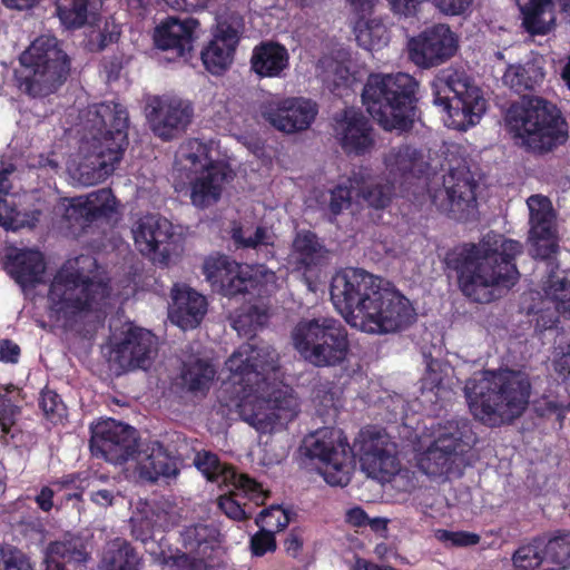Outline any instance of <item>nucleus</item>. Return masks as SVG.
Listing matches in <instances>:
<instances>
[{
	"mask_svg": "<svg viewBox=\"0 0 570 570\" xmlns=\"http://www.w3.org/2000/svg\"><path fill=\"white\" fill-rule=\"evenodd\" d=\"M142 559L124 538L109 540L102 550L99 570H140Z\"/></svg>",
	"mask_w": 570,
	"mask_h": 570,
	"instance_id": "72a5a7b5",
	"label": "nucleus"
},
{
	"mask_svg": "<svg viewBox=\"0 0 570 570\" xmlns=\"http://www.w3.org/2000/svg\"><path fill=\"white\" fill-rule=\"evenodd\" d=\"M544 539L533 538L527 543L521 544L512 554V564L514 570H542L546 568L543 561Z\"/></svg>",
	"mask_w": 570,
	"mask_h": 570,
	"instance_id": "a18cd8bd",
	"label": "nucleus"
},
{
	"mask_svg": "<svg viewBox=\"0 0 570 570\" xmlns=\"http://www.w3.org/2000/svg\"><path fill=\"white\" fill-rule=\"evenodd\" d=\"M266 311L257 306H250L246 313L238 314L233 321V327L240 335H252L257 328L267 322Z\"/></svg>",
	"mask_w": 570,
	"mask_h": 570,
	"instance_id": "3c124183",
	"label": "nucleus"
},
{
	"mask_svg": "<svg viewBox=\"0 0 570 570\" xmlns=\"http://www.w3.org/2000/svg\"><path fill=\"white\" fill-rule=\"evenodd\" d=\"M0 570H35L29 557L17 547L0 544Z\"/></svg>",
	"mask_w": 570,
	"mask_h": 570,
	"instance_id": "864d4df0",
	"label": "nucleus"
},
{
	"mask_svg": "<svg viewBox=\"0 0 570 570\" xmlns=\"http://www.w3.org/2000/svg\"><path fill=\"white\" fill-rule=\"evenodd\" d=\"M131 533L141 542L148 541L154 531V523L148 518H131Z\"/></svg>",
	"mask_w": 570,
	"mask_h": 570,
	"instance_id": "69168bd1",
	"label": "nucleus"
},
{
	"mask_svg": "<svg viewBox=\"0 0 570 570\" xmlns=\"http://www.w3.org/2000/svg\"><path fill=\"white\" fill-rule=\"evenodd\" d=\"M18 413V407L11 403L6 395L0 393V426L3 433H9L11 426L14 424V417Z\"/></svg>",
	"mask_w": 570,
	"mask_h": 570,
	"instance_id": "0e129e2a",
	"label": "nucleus"
},
{
	"mask_svg": "<svg viewBox=\"0 0 570 570\" xmlns=\"http://www.w3.org/2000/svg\"><path fill=\"white\" fill-rule=\"evenodd\" d=\"M532 384L520 370H485L469 379L464 396L472 416L490 428L512 423L527 410Z\"/></svg>",
	"mask_w": 570,
	"mask_h": 570,
	"instance_id": "20e7f679",
	"label": "nucleus"
},
{
	"mask_svg": "<svg viewBox=\"0 0 570 570\" xmlns=\"http://www.w3.org/2000/svg\"><path fill=\"white\" fill-rule=\"evenodd\" d=\"M198 24L194 18L184 20L168 18L156 28L154 42L158 49L171 51L176 58H186L193 50Z\"/></svg>",
	"mask_w": 570,
	"mask_h": 570,
	"instance_id": "cd10ccee",
	"label": "nucleus"
},
{
	"mask_svg": "<svg viewBox=\"0 0 570 570\" xmlns=\"http://www.w3.org/2000/svg\"><path fill=\"white\" fill-rule=\"evenodd\" d=\"M88 0H56V14L67 28H79L87 21Z\"/></svg>",
	"mask_w": 570,
	"mask_h": 570,
	"instance_id": "09e8293b",
	"label": "nucleus"
},
{
	"mask_svg": "<svg viewBox=\"0 0 570 570\" xmlns=\"http://www.w3.org/2000/svg\"><path fill=\"white\" fill-rule=\"evenodd\" d=\"M543 79V67L535 61L510 65L502 76L503 83L517 94L534 90L542 83Z\"/></svg>",
	"mask_w": 570,
	"mask_h": 570,
	"instance_id": "f704fd0d",
	"label": "nucleus"
},
{
	"mask_svg": "<svg viewBox=\"0 0 570 570\" xmlns=\"http://www.w3.org/2000/svg\"><path fill=\"white\" fill-rule=\"evenodd\" d=\"M137 249L155 263L168 265L177 245L173 240V224L159 215H145L132 227Z\"/></svg>",
	"mask_w": 570,
	"mask_h": 570,
	"instance_id": "aec40b11",
	"label": "nucleus"
},
{
	"mask_svg": "<svg viewBox=\"0 0 570 570\" xmlns=\"http://www.w3.org/2000/svg\"><path fill=\"white\" fill-rule=\"evenodd\" d=\"M505 121L522 145L533 151L551 150L567 139L560 117L550 104L539 97L523 98L511 105Z\"/></svg>",
	"mask_w": 570,
	"mask_h": 570,
	"instance_id": "9b49d317",
	"label": "nucleus"
},
{
	"mask_svg": "<svg viewBox=\"0 0 570 570\" xmlns=\"http://www.w3.org/2000/svg\"><path fill=\"white\" fill-rule=\"evenodd\" d=\"M92 222L111 218L117 213V200L110 188H102L83 196Z\"/></svg>",
	"mask_w": 570,
	"mask_h": 570,
	"instance_id": "de8ad7c7",
	"label": "nucleus"
},
{
	"mask_svg": "<svg viewBox=\"0 0 570 570\" xmlns=\"http://www.w3.org/2000/svg\"><path fill=\"white\" fill-rule=\"evenodd\" d=\"M385 169L393 183L420 177L429 170L424 154L410 145L393 147L384 157Z\"/></svg>",
	"mask_w": 570,
	"mask_h": 570,
	"instance_id": "c756f323",
	"label": "nucleus"
},
{
	"mask_svg": "<svg viewBox=\"0 0 570 570\" xmlns=\"http://www.w3.org/2000/svg\"><path fill=\"white\" fill-rule=\"evenodd\" d=\"M354 33L358 46L370 51L379 50L390 41V32L379 19H358L354 24Z\"/></svg>",
	"mask_w": 570,
	"mask_h": 570,
	"instance_id": "c03bdc74",
	"label": "nucleus"
},
{
	"mask_svg": "<svg viewBox=\"0 0 570 570\" xmlns=\"http://www.w3.org/2000/svg\"><path fill=\"white\" fill-rule=\"evenodd\" d=\"M340 389L332 381L318 382L313 389V400L324 409L335 407Z\"/></svg>",
	"mask_w": 570,
	"mask_h": 570,
	"instance_id": "052dcab7",
	"label": "nucleus"
},
{
	"mask_svg": "<svg viewBox=\"0 0 570 570\" xmlns=\"http://www.w3.org/2000/svg\"><path fill=\"white\" fill-rule=\"evenodd\" d=\"M229 371L226 391L243 421L261 434L286 429L299 413L293 389L284 386L263 395L271 372L278 368V354L269 345L242 344L225 363Z\"/></svg>",
	"mask_w": 570,
	"mask_h": 570,
	"instance_id": "f257e3e1",
	"label": "nucleus"
},
{
	"mask_svg": "<svg viewBox=\"0 0 570 570\" xmlns=\"http://www.w3.org/2000/svg\"><path fill=\"white\" fill-rule=\"evenodd\" d=\"M531 240L532 256L534 258L548 261V265L551 269H558V266H554V263L551 261L559 248L556 236L535 237L531 238Z\"/></svg>",
	"mask_w": 570,
	"mask_h": 570,
	"instance_id": "bf43d9fd",
	"label": "nucleus"
},
{
	"mask_svg": "<svg viewBox=\"0 0 570 570\" xmlns=\"http://www.w3.org/2000/svg\"><path fill=\"white\" fill-rule=\"evenodd\" d=\"M161 564L168 570H215L216 563L199 558L188 551L177 550L175 553L164 554Z\"/></svg>",
	"mask_w": 570,
	"mask_h": 570,
	"instance_id": "8fccbe9b",
	"label": "nucleus"
},
{
	"mask_svg": "<svg viewBox=\"0 0 570 570\" xmlns=\"http://www.w3.org/2000/svg\"><path fill=\"white\" fill-rule=\"evenodd\" d=\"M203 272L212 288L227 297L249 293L258 283L248 266H243L225 255L206 258Z\"/></svg>",
	"mask_w": 570,
	"mask_h": 570,
	"instance_id": "5701e85b",
	"label": "nucleus"
},
{
	"mask_svg": "<svg viewBox=\"0 0 570 570\" xmlns=\"http://www.w3.org/2000/svg\"><path fill=\"white\" fill-rule=\"evenodd\" d=\"M232 237L237 245L244 248H257L273 244V234L266 227H257L253 234L240 226L234 227Z\"/></svg>",
	"mask_w": 570,
	"mask_h": 570,
	"instance_id": "603ef678",
	"label": "nucleus"
},
{
	"mask_svg": "<svg viewBox=\"0 0 570 570\" xmlns=\"http://www.w3.org/2000/svg\"><path fill=\"white\" fill-rule=\"evenodd\" d=\"M232 485L234 489L230 491V494L219 497L218 507L229 519L235 521L249 519L255 508L263 505L269 495V492L265 490L261 483H258V487L264 494V499L262 502L257 503L248 495H245L243 492L242 494H238L237 492L240 491L235 484Z\"/></svg>",
	"mask_w": 570,
	"mask_h": 570,
	"instance_id": "ea45409f",
	"label": "nucleus"
},
{
	"mask_svg": "<svg viewBox=\"0 0 570 570\" xmlns=\"http://www.w3.org/2000/svg\"><path fill=\"white\" fill-rule=\"evenodd\" d=\"M432 434L433 441L415 456L417 469L440 483L461 476L464 456L478 441L471 422L464 417L448 419L433 425Z\"/></svg>",
	"mask_w": 570,
	"mask_h": 570,
	"instance_id": "6e6552de",
	"label": "nucleus"
},
{
	"mask_svg": "<svg viewBox=\"0 0 570 570\" xmlns=\"http://www.w3.org/2000/svg\"><path fill=\"white\" fill-rule=\"evenodd\" d=\"M194 464L208 481L218 485L235 484L240 494L245 493L257 503L263 501L264 494L258 482L248 474L238 473L234 468L223 464L216 454L206 451L198 452ZM237 493L239 494V492Z\"/></svg>",
	"mask_w": 570,
	"mask_h": 570,
	"instance_id": "a878e982",
	"label": "nucleus"
},
{
	"mask_svg": "<svg viewBox=\"0 0 570 570\" xmlns=\"http://www.w3.org/2000/svg\"><path fill=\"white\" fill-rule=\"evenodd\" d=\"M293 257L299 265L311 268L325 259L326 249L315 234L299 232L293 242Z\"/></svg>",
	"mask_w": 570,
	"mask_h": 570,
	"instance_id": "37998d69",
	"label": "nucleus"
},
{
	"mask_svg": "<svg viewBox=\"0 0 570 570\" xmlns=\"http://www.w3.org/2000/svg\"><path fill=\"white\" fill-rule=\"evenodd\" d=\"M317 112V105L311 99L302 97L271 99L259 106L262 118L285 134L307 130Z\"/></svg>",
	"mask_w": 570,
	"mask_h": 570,
	"instance_id": "412c9836",
	"label": "nucleus"
},
{
	"mask_svg": "<svg viewBox=\"0 0 570 570\" xmlns=\"http://www.w3.org/2000/svg\"><path fill=\"white\" fill-rule=\"evenodd\" d=\"M63 218L70 224H77L80 227H85L92 223L83 196L75 197L68 200V205L65 207Z\"/></svg>",
	"mask_w": 570,
	"mask_h": 570,
	"instance_id": "4d7b16f0",
	"label": "nucleus"
},
{
	"mask_svg": "<svg viewBox=\"0 0 570 570\" xmlns=\"http://www.w3.org/2000/svg\"><path fill=\"white\" fill-rule=\"evenodd\" d=\"M86 117L91 139L78 171L79 181L90 186L114 174L122 159L128 147V112L122 105L108 101L90 106Z\"/></svg>",
	"mask_w": 570,
	"mask_h": 570,
	"instance_id": "39448f33",
	"label": "nucleus"
},
{
	"mask_svg": "<svg viewBox=\"0 0 570 570\" xmlns=\"http://www.w3.org/2000/svg\"><path fill=\"white\" fill-rule=\"evenodd\" d=\"M305 454L320 461L318 471L326 483L345 487L351 481V449L340 430L324 428L307 435L303 443Z\"/></svg>",
	"mask_w": 570,
	"mask_h": 570,
	"instance_id": "4468645a",
	"label": "nucleus"
},
{
	"mask_svg": "<svg viewBox=\"0 0 570 570\" xmlns=\"http://www.w3.org/2000/svg\"><path fill=\"white\" fill-rule=\"evenodd\" d=\"M546 299L554 304V308L570 318V272L551 269L542 285Z\"/></svg>",
	"mask_w": 570,
	"mask_h": 570,
	"instance_id": "58836bf2",
	"label": "nucleus"
},
{
	"mask_svg": "<svg viewBox=\"0 0 570 570\" xmlns=\"http://www.w3.org/2000/svg\"><path fill=\"white\" fill-rule=\"evenodd\" d=\"M250 549L253 554L256 557H262L266 552L275 551L276 541L274 538V531L261 528V530L250 539Z\"/></svg>",
	"mask_w": 570,
	"mask_h": 570,
	"instance_id": "680f3d73",
	"label": "nucleus"
},
{
	"mask_svg": "<svg viewBox=\"0 0 570 570\" xmlns=\"http://www.w3.org/2000/svg\"><path fill=\"white\" fill-rule=\"evenodd\" d=\"M88 556L86 546L79 538L52 542L48 547L46 570H66L65 566L57 561L58 558L68 562L83 563L87 561Z\"/></svg>",
	"mask_w": 570,
	"mask_h": 570,
	"instance_id": "79ce46f5",
	"label": "nucleus"
},
{
	"mask_svg": "<svg viewBox=\"0 0 570 570\" xmlns=\"http://www.w3.org/2000/svg\"><path fill=\"white\" fill-rule=\"evenodd\" d=\"M131 461L138 476L151 483L159 479H175L179 473L177 459L158 441L138 445Z\"/></svg>",
	"mask_w": 570,
	"mask_h": 570,
	"instance_id": "bb28decb",
	"label": "nucleus"
},
{
	"mask_svg": "<svg viewBox=\"0 0 570 570\" xmlns=\"http://www.w3.org/2000/svg\"><path fill=\"white\" fill-rule=\"evenodd\" d=\"M156 355V337L151 332L127 325L110 338L109 362L118 374L136 368L147 370Z\"/></svg>",
	"mask_w": 570,
	"mask_h": 570,
	"instance_id": "f3484780",
	"label": "nucleus"
},
{
	"mask_svg": "<svg viewBox=\"0 0 570 570\" xmlns=\"http://www.w3.org/2000/svg\"><path fill=\"white\" fill-rule=\"evenodd\" d=\"M478 183L466 164L450 167L441 177H434L429 185L432 204L442 213L460 219L476 204Z\"/></svg>",
	"mask_w": 570,
	"mask_h": 570,
	"instance_id": "2eb2a0df",
	"label": "nucleus"
},
{
	"mask_svg": "<svg viewBox=\"0 0 570 570\" xmlns=\"http://www.w3.org/2000/svg\"><path fill=\"white\" fill-rule=\"evenodd\" d=\"M179 155L189 180L193 205L206 208L217 203L227 179L226 168L210 159L207 145L199 139H189L180 147Z\"/></svg>",
	"mask_w": 570,
	"mask_h": 570,
	"instance_id": "ddd939ff",
	"label": "nucleus"
},
{
	"mask_svg": "<svg viewBox=\"0 0 570 570\" xmlns=\"http://www.w3.org/2000/svg\"><path fill=\"white\" fill-rule=\"evenodd\" d=\"M259 528H266L274 532L281 531L288 525L289 518L285 510L278 505H273L261 511L255 520Z\"/></svg>",
	"mask_w": 570,
	"mask_h": 570,
	"instance_id": "6e6d98bb",
	"label": "nucleus"
},
{
	"mask_svg": "<svg viewBox=\"0 0 570 570\" xmlns=\"http://www.w3.org/2000/svg\"><path fill=\"white\" fill-rule=\"evenodd\" d=\"M530 212V238L554 236L553 213L550 202L540 195H532L527 200Z\"/></svg>",
	"mask_w": 570,
	"mask_h": 570,
	"instance_id": "a19ab883",
	"label": "nucleus"
},
{
	"mask_svg": "<svg viewBox=\"0 0 570 570\" xmlns=\"http://www.w3.org/2000/svg\"><path fill=\"white\" fill-rule=\"evenodd\" d=\"M4 268L23 289L42 281L46 263L42 254L35 249H19L7 255Z\"/></svg>",
	"mask_w": 570,
	"mask_h": 570,
	"instance_id": "7c9ffc66",
	"label": "nucleus"
},
{
	"mask_svg": "<svg viewBox=\"0 0 570 570\" xmlns=\"http://www.w3.org/2000/svg\"><path fill=\"white\" fill-rule=\"evenodd\" d=\"M137 431L114 419L91 426L90 450L94 456L121 465L131 461L138 448Z\"/></svg>",
	"mask_w": 570,
	"mask_h": 570,
	"instance_id": "a211bd4d",
	"label": "nucleus"
},
{
	"mask_svg": "<svg viewBox=\"0 0 570 570\" xmlns=\"http://www.w3.org/2000/svg\"><path fill=\"white\" fill-rule=\"evenodd\" d=\"M39 406L45 416L55 424L62 422L67 416V407L60 395L55 391L43 390L40 395Z\"/></svg>",
	"mask_w": 570,
	"mask_h": 570,
	"instance_id": "5fc2aeb1",
	"label": "nucleus"
},
{
	"mask_svg": "<svg viewBox=\"0 0 570 570\" xmlns=\"http://www.w3.org/2000/svg\"><path fill=\"white\" fill-rule=\"evenodd\" d=\"M333 130L335 138L347 155L363 156L374 147L373 129L368 119L355 108L336 112Z\"/></svg>",
	"mask_w": 570,
	"mask_h": 570,
	"instance_id": "393cba45",
	"label": "nucleus"
},
{
	"mask_svg": "<svg viewBox=\"0 0 570 570\" xmlns=\"http://www.w3.org/2000/svg\"><path fill=\"white\" fill-rule=\"evenodd\" d=\"M243 29L244 22L239 14L218 18L213 39L200 52L208 72L219 76L230 67Z\"/></svg>",
	"mask_w": 570,
	"mask_h": 570,
	"instance_id": "6ab92c4d",
	"label": "nucleus"
},
{
	"mask_svg": "<svg viewBox=\"0 0 570 570\" xmlns=\"http://www.w3.org/2000/svg\"><path fill=\"white\" fill-rule=\"evenodd\" d=\"M145 110L154 134L164 140L185 131L194 114L190 102L168 96L150 97Z\"/></svg>",
	"mask_w": 570,
	"mask_h": 570,
	"instance_id": "4be33fe9",
	"label": "nucleus"
},
{
	"mask_svg": "<svg viewBox=\"0 0 570 570\" xmlns=\"http://www.w3.org/2000/svg\"><path fill=\"white\" fill-rule=\"evenodd\" d=\"M20 347L11 340L0 341V361L4 363H17L20 356Z\"/></svg>",
	"mask_w": 570,
	"mask_h": 570,
	"instance_id": "338daca9",
	"label": "nucleus"
},
{
	"mask_svg": "<svg viewBox=\"0 0 570 570\" xmlns=\"http://www.w3.org/2000/svg\"><path fill=\"white\" fill-rule=\"evenodd\" d=\"M291 336L294 348L316 367L341 365L350 352L347 330L334 317L302 320L294 326Z\"/></svg>",
	"mask_w": 570,
	"mask_h": 570,
	"instance_id": "9d476101",
	"label": "nucleus"
},
{
	"mask_svg": "<svg viewBox=\"0 0 570 570\" xmlns=\"http://www.w3.org/2000/svg\"><path fill=\"white\" fill-rule=\"evenodd\" d=\"M219 531L210 524H193L180 531V542L186 551L214 562L212 553L218 549Z\"/></svg>",
	"mask_w": 570,
	"mask_h": 570,
	"instance_id": "473e14b6",
	"label": "nucleus"
},
{
	"mask_svg": "<svg viewBox=\"0 0 570 570\" xmlns=\"http://www.w3.org/2000/svg\"><path fill=\"white\" fill-rule=\"evenodd\" d=\"M522 253L519 240L490 232L479 243L455 246L446 254L445 264L456 273L465 297L487 304L497 298L495 291L510 289L518 283L515 259Z\"/></svg>",
	"mask_w": 570,
	"mask_h": 570,
	"instance_id": "7ed1b4c3",
	"label": "nucleus"
},
{
	"mask_svg": "<svg viewBox=\"0 0 570 570\" xmlns=\"http://www.w3.org/2000/svg\"><path fill=\"white\" fill-rule=\"evenodd\" d=\"M96 268L97 262L91 255H79L68 259L55 275L48 302L56 320L65 326H72L106 305L110 288L96 279Z\"/></svg>",
	"mask_w": 570,
	"mask_h": 570,
	"instance_id": "423d86ee",
	"label": "nucleus"
},
{
	"mask_svg": "<svg viewBox=\"0 0 570 570\" xmlns=\"http://www.w3.org/2000/svg\"><path fill=\"white\" fill-rule=\"evenodd\" d=\"M250 66L259 77H281L289 67V55L284 46L263 41L253 49Z\"/></svg>",
	"mask_w": 570,
	"mask_h": 570,
	"instance_id": "2f4dec72",
	"label": "nucleus"
},
{
	"mask_svg": "<svg viewBox=\"0 0 570 570\" xmlns=\"http://www.w3.org/2000/svg\"><path fill=\"white\" fill-rule=\"evenodd\" d=\"M330 295L346 323L364 333L396 332L414 320L410 301L390 282L363 268L338 271L332 277Z\"/></svg>",
	"mask_w": 570,
	"mask_h": 570,
	"instance_id": "f03ea898",
	"label": "nucleus"
},
{
	"mask_svg": "<svg viewBox=\"0 0 570 570\" xmlns=\"http://www.w3.org/2000/svg\"><path fill=\"white\" fill-rule=\"evenodd\" d=\"M433 104L441 108L448 127L465 131L476 125L487 110L481 89L464 71L445 68L431 82Z\"/></svg>",
	"mask_w": 570,
	"mask_h": 570,
	"instance_id": "1a4fd4ad",
	"label": "nucleus"
},
{
	"mask_svg": "<svg viewBox=\"0 0 570 570\" xmlns=\"http://www.w3.org/2000/svg\"><path fill=\"white\" fill-rule=\"evenodd\" d=\"M370 178V168L358 167L344 181L331 190L330 209L334 215L340 214L351 205L352 198L360 197V188Z\"/></svg>",
	"mask_w": 570,
	"mask_h": 570,
	"instance_id": "4c0bfd02",
	"label": "nucleus"
},
{
	"mask_svg": "<svg viewBox=\"0 0 570 570\" xmlns=\"http://www.w3.org/2000/svg\"><path fill=\"white\" fill-rule=\"evenodd\" d=\"M216 375L215 367L205 360L185 362L180 372L181 386L193 394H205Z\"/></svg>",
	"mask_w": 570,
	"mask_h": 570,
	"instance_id": "c9c22d12",
	"label": "nucleus"
},
{
	"mask_svg": "<svg viewBox=\"0 0 570 570\" xmlns=\"http://www.w3.org/2000/svg\"><path fill=\"white\" fill-rule=\"evenodd\" d=\"M435 538L446 546L451 547H471L480 542V535L468 531H449L438 529L434 532Z\"/></svg>",
	"mask_w": 570,
	"mask_h": 570,
	"instance_id": "13d9d810",
	"label": "nucleus"
},
{
	"mask_svg": "<svg viewBox=\"0 0 570 570\" xmlns=\"http://www.w3.org/2000/svg\"><path fill=\"white\" fill-rule=\"evenodd\" d=\"M435 366H439L436 361H431L428 364V371L422 377V393L433 392L435 390V396H439L442 390V377Z\"/></svg>",
	"mask_w": 570,
	"mask_h": 570,
	"instance_id": "e2e57ef3",
	"label": "nucleus"
},
{
	"mask_svg": "<svg viewBox=\"0 0 570 570\" xmlns=\"http://www.w3.org/2000/svg\"><path fill=\"white\" fill-rule=\"evenodd\" d=\"M521 12L522 26L531 35H547L556 20L552 0H530Z\"/></svg>",
	"mask_w": 570,
	"mask_h": 570,
	"instance_id": "e433bc0d",
	"label": "nucleus"
},
{
	"mask_svg": "<svg viewBox=\"0 0 570 570\" xmlns=\"http://www.w3.org/2000/svg\"><path fill=\"white\" fill-rule=\"evenodd\" d=\"M360 461L367 476L381 483L410 473L401 464L397 444L383 429L375 426L361 432Z\"/></svg>",
	"mask_w": 570,
	"mask_h": 570,
	"instance_id": "dca6fc26",
	"label": "nucleus"
},
{
	"mask_svg": "<svg viewBox=\"0 0 570 570\" xmlns=\"http://www.w3.org/2000/svg\"><path fill=\"white\" fill-rule=\"evenodd\" d=\"M20 62L29 70L21 81L32 97H47L67 80L71 62L62 43L51 35L38 37L21 55Z\"/></svg>",
	"mask_w": 570,
	"mask_h": 570,
	"instance_id": "f8f14e48",
	"label": "nucleus"
},
{
	"mask_svg": "<svg viewBox=\"0 0 570 570\" xmlns=\"http://www.w3.org/2000/svg\"><path fill=\"white\" fill-rule=\"evenodd\" d=\"M169 317L184 331L197 327L207 312L205 296L187 285L176 284L171 289Z\"/></svg>",
	"mask_w": 570,
	"mask_h": 570,
	"instance_id": "c85d7f7f",
	"label": "nucleus"
},
{
	"mask_svg": "<svg viewBox=\"0 0 570 570\" xmlns=\"http://www.w3.org/2000/svg\"><path fill=\"white\" fill-rule=\"evenodd\" d=\"M436 7L444 13L448 14H460L464 12L472 0H434Z\"/></svg>",
	"mask_w": 570,
	"mask_h": 570,
	"instance_id": "774afa93",
	"label": "nucleus"
},
{
	"mask_svg": "<svg viewBox=\"0 0 570 570\" xmlns=\"http://www.w3.org/2000/svg\"><path fill=\"white\" fill-rule=\"evenodd\" d=\"M458 40L445 24H436L409 40V57L421 68L439 66L456 51Z\"/></svg>",
	"mask_w": 570,
	"mask_h": 570,
	"instance_id": "b1692460",
	"label": "nucleus"
},
{
	"mask_svg": "<svg viewBox=\"0 0 570 570\" xmlns=\"http://www.w3.org/2000/svg\"><path fill=\"white\" fill-rule=\"evenodd\" d=\"M394 184L391 179L383 184L382 178L373 177L370 169V178L360 188V197L374 208H384L391 202Z\"/></svg>",
	"mask_w": 570,
	"mask_h": 570,
	"instance_id": "49530a36",
	"label": "nucleus"
},
{
	"mask_svg": "<svg viewBox=\"0 0 570 570\" xmlns=\"http://www.w3.org/2000/svg\"><path fill=\"white\" fill-rule=\"evenodd\" d=\"M417 89L419 82L409 73H371L362 100L384 130L406 131L414 122Z\"/></svg>",
	"mask_w": 570,
	"mask_h": 570,
	"instance_id": "0eeeda50",
	"label": "nucleus"
}]
</instances>
